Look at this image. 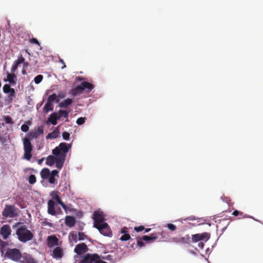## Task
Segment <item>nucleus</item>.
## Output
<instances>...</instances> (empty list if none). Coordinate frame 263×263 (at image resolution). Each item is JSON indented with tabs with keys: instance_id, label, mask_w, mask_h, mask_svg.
Listing matches in <instances>:
<instances>
[{
	"instance_id": "17",
	"label": "nucleus",
	"mask_w": 263,
	"mask_h": 263,
	"mask_svg": "<svg viewBox=\"0 0 263 263\" xmlns=\"http://www.w3.org/2000/svg\"><path fill=\"white\" fill-rule=\"evenodd\" d=\"M159 234V233H153L151 234L149 236L144 235L141 237V239H142L143 241L146 242H154L158 238V235Z\"/></svg>"
},
{
	"instance_id": "25",
	"label": "nucleus",
	"mask_w": 263,
	"mask_h": 263,
	"mask_svg": "<svg viewBox=\"0 0 263 263\" xmlns=\"http://www.w3.org/2000/svg\"><path fill=\"white\" fill-rule=\"evenodd\" d=\"M50 172L48 168H43L40 173L41 176L43 179H47L50 176Z\"/></svg>"
},
{
	"instance_id": "54",
	"label": "nucleus",
	"mask_w": 263,
	"mask_h": 263,
	"mask_svg": "<svg viewBox=\"0 0 263 263\" xmlns=\"http://www.w3.org/2000/svg\"><path fill=\"white\" fill-rule=\"evenodd\" d=\"M68 205V207L67 208V211L69 210V211H71V212L75 211V210L73 208H71V206H72L71 204H69Z\"/></svg>"
},
{
	"instance_id": "7",
	"label": "nucleus",
	"mask_w": 263,
	"mask_h": 263,
	"mask_svg": "<svg viewBox=\"0 0 263 263\" xmlns=\"http://www.w3.org/2000/svg\"><path fill=\"white\" fill-rule=\"evenodd\" d=\"M97 229L100 233L104 236L111 237L112 235L111 230L108 224L105 222L98 226Z\"/></svg>"
},
{
	"instance_id": "28",
	"label": "nucleus",
	"mask_w": 263,
	"mask_h": 263,
	"mask_svg": "<svg viewBox=\"0 0 263 263\" xmlns=\"http://www.w3.org/2000/svg\"><path fill=\"white\" fill-rule=\"evenodd\" d=\"M81 84L83 88V90L87 89L88 91H90L94 88V85L88 82H83L81 83Z\"/></svg>"
},
{
	"instance_id": "60",
	"label": "nucleus",
	"mask_w": 263,
	"mask_h": 263,
	"mask_svg": "<svg viewBox=\"0 0 263 263\" xmlns=\"http://www.w3.org/2000/svg\"><path fill=\"white\" fill-rule=\"evenodd\" d=\"M186 219H190V220H193L194 219H195V218L194 217H189V218H186Z\"/></svg>"
},
{
	"instance_id": "45",
	"label": "nucleus",
	"mask_w": 263,
	"mask_h": 263,
	"mask_svg": "<svg viewBox=\"0 0 263 263\" xmlns=\"http://www.w3.org/2000/svg\"><path fill=\"white\" fill-rule=\"evenodd\" d=\"M145 229V228L144 226H139V227H135V228H134V230L137 232H141L143 230H144Z\"/></svg>"
},
{
	"instance_id": "27",
	"label": "nucleus",
	"mask_w": 263,
	"mask_h": 263,
	"mask_svg": "<svg viewBox=\"0 0 263 263\" xmlns=\"http://www.w3.org/2000/svg\"><path fill=\"white\" fill-rule=\"evenodd\" d=\"M83 91V88L81 84L79 85L76 86L74 88L71 90V93L73 96H76L78 94L81 93Z\"/></svg>"
},
{
	"instance_id": "12",
	"label": "nucleus",
	"mask_w": 263,
	"mask_h": 263,
	"mask_svg": "<svg viewBox=\"0 0 263 263\" xmlns=\"http://www.w3.org/2000/svg\"><path fill=\"white\" fill-rule=\"evenodd\" d=\"M87 245L84 243L77 245L74 248V252L78 255H81L88 251Z\"/></svg>"
},
{
	"instance_id": "21",
	"label": "nucleus",
	"mask_w": 263,
	"mask_h": 263,
	"mask_svg": "<svg viewBox=\"0 0 263 263\" xmlns=\"http://www.w3.org/2000/svg\"><path fill=\"white\" fill-rule=\"evenodd\" d=\"M60 135V132L59 127H57L55 129L53 130L51 133H49L47 136L46 138L47 139H56Z\"/></svg>"
},
{
	"instance_id": "34",
	"label": "nucleus",
	"mask_w": 263,
	"mask_h": 263,
	"mask_svg": "<svg viewBox=\"0 0 263 263\" xmlns=\"http://www.w3.org/2000/svg\"><path fill=\"white\" fill-rule=\"evenodd\" d=\"M55 200L59 204H60L62 206L63 209L65 210V212L67 213L68 205H66L65 204H64V203L61 200L60 197H59Z\"/></svg>"
},
{
	"instance_id": "40",
	"label": "nucleus",
	"mask_w": 263,
	"mask_h": 263,
	"mask_svg": "<svg viewBox=\"0 0 263 263\" xmlns=\"http://www.w3.org/2000/svg\"><path fill=\"white\" fill-rule=\"evenodd\" d=\"M85 117H80L77 120L76 123L78 125H82L85 123Z\"/></svg>"
},
{
	"instance_id": "30",
	"label": "nucleus",
	"mask_w": 263,
	"mask_h": 263,
	"mask_svg": "<svg viewBox=\"0 0 263 263\" xmlns=\"http://www.w3.org/2000/svg\"><path fill=\"white\" fill-rule=\"evenodd\" d=\"M180 243L190 245L191 242V237L189 235L180 238Z\"/></svg>"
},
{
	"instance_id": "37",
	"label": "nucleus",
	"mask_w": 263,
	"mask_h": 263,
	"mask_svg": "<svg viewBox=\"0 0 263 263\" xmlns=\"http://www.w3.org/2000/svg\"><path fill=\"white\" fill-rule=\"evenodd\" d=\"M29 182L31 184H33L36 182V177L34 175H30L29 177Z\"/></svg>"
},
{
	"instance_id": "4",
	"label": "nucleus",
	"mask_w": 263,
	"mask_h": 263,
	"mask_svg": "<svg viewBox=\"0 0 263 263\" xmlns=\"http://www.w3.org/2000/svg\"><path fill=\"white\" fill-rule=\"evenodd\" d=\"M18 210L13 204H6L2 211V216L5 218L16 217L18 216Z\"/></svg>"
},
{
	"instance_id": "48",
	"label": "nucleus",
	"mask_w": 263,
	"mask_h": 263,
	"mask_svg": "<svg viewBox=\"0 0 263 263\" xmlns=\"http://www.w3.org/2000/svg\"><path fill=\"white\" fill-rule=\"evenodd\" d=\"M30 42L31 43H33V44H35L39 46H40V43H39V42L38 41V40L35 39V38H32L31 40H30Z\"/></svg>"
},
{
	"instance_id": "5",
	"label": "nucleus",
	"mask_w": 263,
	"mask_h": 263,
	"mask_svg": "<svg viewBox=\"0 0 263 263\" xmlns=\"http://www.w3.org/2000/svg\"><path fill=\"white\" fill-rule=\"evenodd\" d=\"M22 255L20 250L16 248H8L5 253L6 257L16 262H18L21 260L22 258Z\"/></svg>"
},
{
	"instance_id": "57",
	"label": "nucleus",
	"mask_w": 263,
	"mask_h": 263,
	"mask_svg": "<svg viewBox=\"0 0 263 263\" xmlns=\"http://www.w3.org/2000/svg\"><path fill=\"white\" fill-rule=\"evenodd\" d=\"M0 141L3 143H4L5 142H6V139L5 138L3 137H0Z\"/></svg>"
},
{
	"instance_id": "32",
	"label": "nucleus",
	"mask_w": 263,
	"mask_h": 263,
	"mask_svg": "<svg viewBox=\"0 0 263 263\" xmlns=\"http://www.w3.org/2000/svg\"><path fill=\"white\" fill-rule=\"evenodd\" d=\"M47 101L52 104L54 101L56 103L59 102L60 100L57 98V96L55 93H53L48 97Z\"/></svg>"
},
{
	"instance_id": "35",
	"label": "nucleus",
	"mask_w": 263,
	"mask_h": 263,
	"mask_svg": "<svg viewBox=\"0 0 263 263\" xmlns=\"http://www.w3.org/2000/svg\"><path fill=\"white\" fill-rule=\"evenodd\" d=\"M4 120L7 124H13L14 123L12 118L9 116H4Z\"/></svg>"
},
{
	"instance_id": "29",
	"label": "nucleus",
	"mask_w": 263,
	"mask_h": 263,
	"mask_svg": "<svg viewBox=\"0 0 263 263\" xmlns=\"http://www.w3.org/2000/svg\"><path fill=\"white\" fill-rule=\"evenodd\" d=\"M55 161L56 157L50 155L47 158L46 163L47 165L52 166Z\"/></svg>"
},
{
	"instance_id": "10",
	"label": "nucleus",
	"mask_w": 263,
	"mask_h": 263,
	"mask_svg": "<svg viewBox=\"0 0 263 263\" xmlns=\"http://www.w3.org/2000/svg\"><path fill=\"white\" fill-rule=\"evenodd\" d=\"M99 258L98 254L87 253L83 256L82 259L79 263H94L96 259Z\"/></svg>"
},
{
	"instance_id": "41",
	"label": "nucleus",
	"mask_w": 263,
	"mask_h": 263,
	"mask_svg": "<svg viewBox=\"0 0 263 263\" xmlns=\"http://www.w3.org/2000/svg\"><path fill=\"white\" fill-rule=\"evenodd\" d=\"M62 137L65 140H69L70 134L69 133L65 131L62 133Z\"/></svg>"
},
{
	"instance_id": "50",
	"label": "nucleus",
	"mask_w": 263,
	"mask_h": 263,
	"mask_svg": "<svg viewBox=\"0 0 263 263\" xmlns=\"http://www.w3.org/2000/svg\"><path fill=\"white\" fill-rule=\"evenodd\" d=\"M18 65H17V64L15 62L14 64L12 66L11 71V72H14L17 68Z\"/></svg>"
},
{
	"instance_id": "24",
	"label": "nucleus",
	"mask_w": 263,
	"mask_h": 263,
	"mask_svg": "<svg viewBox=\"0 0 263 263\" xmlns=\"http://www.w3.org/2000/svg\"><path fill=\"white\" fill-rule=\"evenodd\" d=\"M73 102V100L71 99L68 98L60 103H59V106L60 108H66L70 105Z\"/></svg>"
},
{
	"instance_id": "11",
	"label": "nucleus",
	"mask_w": 263,
	"mask_h": 263,
	"mask_svg": "<svg viewBox=\"0 0 263 263\" xmlns=\"http://www.w3.org/2000/svg\"><path fill=\"white\" fill-rule=\"evenodd\" d=\"M11 230L8 224H5L1 229L0 234L4 239H6L11 234Z\"/></svg>"
},
{
	"instance_id": "56",
	"label": "nucleus",
	"mask_w": 263,
	"mask_h": 263,
	"mask_svg": "<svg viewBox=\"0 0 263 263\" xmlns=\"http://www.w3.org/2000/svg\"><path fill=\"white\" fill-rule=\"evenodd\" d=\"M58 97L60 98H63L65 97V94L63 92L59 93L58 95Z\"/></svg>"
},
{
	"instance_id": "22",
	"label": "nucleus",
	"mask_w": 263,
	"mask_h": 263,
	"mask_svg": "<svg viewBox=\"0 0 263 263\" xmlns=\"http://www.w3.org/2000/svg\"><path fill=\"white\" fill-rule=\"evenodd\" d=\"M65 159L66 158L64 157L56 156V161L54 163L56 167L59 169H61L63 166Z\"/></svg>"
},
{
	"instance_id": "52",
	"label": "nucleus",
	"mask_w": 263,
	"mask_h": 263,
	"mask_svg": "<svg viewBox=\"0 0 263 263\" xmlns=\"http://www.w3.org/2000/svg\"><path fill=\"white\" fill-rule=\"evenodd\" d=\"M121 233L122 234H127V228L126 227H124L121 229Z\"/></svg>"
},
{
	"instance_id": "49",
	"label": "nucleus",
	"mask_w": 263,
	"mask_h": 263,
	"mask_svg": "<svg viewBox=\"0 0 263 263\" xmlns=\"http://www.w3.org/2000/svg\"><path fill=\"white\" fill-rule=\"evenodd\" d=\"M180 237H174L171 239V241L173 242L180 243Z\"/></svg>"
},
{
	"instance_id": "43",
	"label": "nucleus",
	"mask_w": 263,
	"mask_h": 263,
	"mask_svg": "<svg viewBox=\"0 0 263 263\" xmlns=\"http://www.w3.org/2000/svg\"><path fill=\"white\" fill-rule=\"evenodd\" d=\"M167 227L168 228V229L170 230H171L172 231H174L176 229V226L173 224H172V223H168L167 224Z\"/></svg>"
},
{
	"instance_id": "53",
	"label": "nucleus",
	"mask_w": 263,
	"mask_h": 263,
	"mask_svg": "<svg viewBox=\"0 0 263 263\" xmlns=\"http://www.w3.org/2000/svg\"><path fill=\"white\" fill-rule=\"evenodd\" d=\"M198 246L200 249H203L204 246V244L203 242H199L198 244Z\"/></svg>"
},
{
	"instance_id": "1",
	"label": "nucleus",
	"mask_w": 263,
	"mask_h": 263,
	"mask_svg": "<svg viewBox=\"0 0 263 263\" xmlns=\"http://www.w3.org/2000/svg\"><path fill=\"white\" fill-rule=\"evenodd\" d=\"M5 82L8 81L9 84H6L3 87V92L8 94V100L12 102L14 98H15V91L14 88H11L10 86H14L16 84V76L14 73H10L7 72V78H4Z\"/></svg>"
},
{
	"instance_id": "9",
	"label": "nucleus",
	"mask_w": 263,
	"mask_h": 263,
	"mask_svg": "<svg viewBox=\"0 0 263 263\" xmlns=\"http://www.w3.org/2000/svg\"><path fill=\"white\" fill-rule=\"evenodd\" d=\"M210 238V234L208 233H203L201 234H196L192 235L191 238V241L193 242H197L201 240H204L206 241Z\"/></svg>"
},
{
	"instance_id": "36",
	"label": "nucleus",
	"mask_w": 263,
	"mask_h": 263,
	"mask_svg": "<svg viewBox=\"0 0 263 263\" xmlns=\"http://www.w3.org/2000/svg\"><path fill=\"white\" fill-rule=\"evenodd\" d=\"M59 193L58 191H54L51 192V193H50V196H51L53 199L55 200L56 199L60 197L59 196Z\"/></svg>"
},
{
	"instance_id": "42",
	"label": "nucleus",
	"mask_w": 263,
	"mask_h": 263,
	"mask_svg": "<svg viewBox=\"0 0 263 263\" xmlns=\"http://www.w3.org/2000/svg\"><path fill=\"white\" fill-rule=\"evenodd\" d=\"M78 236L79 240H83L86 238H87V236L83 232H79L78 234Z\"/></svg>"
},
{
	"instance_id": "39",
	"label": "nucleus",
	"mask_w": 263,
	"mask_h": 263,
	"mask_svg": "<svg viewBox=\"0 0 263 263\" xmlns=\"http://www.w3.org/2000/svg\"><path fill=\"white\" fill-rule=\"evenodd\" d=\"M130 239V236L129 234H123L120 238V240L122 241H127Z\"/></svg>"
},
{
	"instance_id": "38",
	"label": "nucleus",
	"mask_w": 263,
	"mask_h": 263,
	"mask_svg": "<svg viewBox=\"0 0 263 263\" xmlns=\"http://www.w3.org/2000/svg\"><path fill=\"white\" fill-rule=\"evenodd\" d=\"M43 76L41 74L37 75L34 78V82L36 84H39L43 80Z\"/></svg>"
},
{
	"instance_id": "47",
	"label": "nucleus",
	"mask_w": 263,
	"mask_h": 263,
	"mask_svg": "<svg viewBox=\"0 0 263 263\" xmlns=\"http://www.w3.org/2000/svg\"><path fill=\"white\" fill-rule=\"evenodd\" d=\"M141 238H138L137 239V243L140 247H143L144 246V243L143 242V240L141 239Z\"/></svg>"
},
{
	"instance_id": "19",
	"label": "nucleus",
	"mask_w": 263,
	"mask_h": 263,
	"mask_svg": "<svg viewBox=\"0 0 263 263\" xmlns=\"http://www.w3.org/2000/svg\"><path fill=\"white\" fill-rule=\"evenodd\" d=\"M54 204L55 203L53 200H49L48 201V213L53 216L56 214Z\"/></svg>"
},
{
	"instance_id": "51",
	"label": "nucleus",
	"mask_w": 263,
	"mask_h": 263,
	"mask_svg": "<svg viewBox=\"0 0 263 263\" xmlns=\"http://www.w3.org/2000/svg\"><path fill=\"white\" fill-rule=\"evenodd\" d=\"M94 263H107L104 261H103L101 259L100 256L99 255V258L96 259Z\"/></svg>"
},
{
	"instance_id": "20",
	"label": "nucleus",
	"mask_w": 263,
	"mask_h": 263,
	"mask_svg": "<svg viewBox=\"0 0 263 263\" xmlns=\"http://www.w3.org/2000/svg\"><path fill=\"white\" fill-rule=\"evenodd\" d=\"M59 120V117H58L57 112L52 113L48 117L47 121L51 123L52 125L57 124V120Z\"/></svg>"
},
{
	"instance_id": "55",
	"label": "nucleus",
	"mask_w": 263,
	"mask_h": 263,
	"mask_svg": "<svg viewBox=\"0 0 263 263\" xmlns=\"http://www.w3.org/2000/svg\"><path fill=\"white\" fill-rule=\"evenodd\" d=\"M59 62H60V63H61L63 65V67H62V69H63V68H65V67H66L65 63V62H64V61H63V59H60H60H59Z\"/></svg>"
},
{
	"instance_id": "13",
	"label": "nucleus",
	"mask_w": 263,
	"mask_h": 263,
	"mask_svg": "<svg viewBox=\"0 0 263 263\" xmlns=\"http://www.w3.org/2000/svg\"><path fill=\"white\" fill-rule=\"evenodd\" d=\"M20 262L21 263H37L32 256L27 253H24L22 255V258Z\"/></svg>"
},
{
	"instance_id": "15",
	"label": "nucleus",
	"mask_w": 263,
	"mask_h": 263,
	"mask_svg": "<svg viewBox=\"0 0 263 263\" xmlns=\"http://www.w3.org/2000/svg\"><path fill=\"white\" fill-rule=\"evenodd\" d=\"M63 250L60 247H55L53 250L52 256L55 258H61L63 256Z\"/></svg>"
},
{
	"instance_id": "2",
	"label": "nucleus",
	"mask_w": 263,
	"mask_h": 263,
	"mask_svg": "<svg viewBox=\"0 0 263 263\" xmlns=\"http://www.w3.org/2000/svg\"><path fill=\"white\" fill-rule=\"evenodd\" d=\"M16 234L18 239L23 243L31 240L34 237L33 234L27 229L26 225L21 226L16 230Z\"/></svg>"
},
{
	"instance_id": "31",
	"label": "nucleus",
	"mask_w": 263,
	"mask_h": 263,
	"mask_svg": "<svg viewBox=\"0 0 263 263\" xmlns=\"http://www.w3.org/2000/svg\"><path fill=\"white\" fill-rule=\"evenodd\" d=\"M53 109V104L47 101L43 108L44 112L48 113L49 111H52Z\"/></svg>"
},
{
	"instance_id": "58",
	"label": "nucleus",
	"mask_w": 263,
	"mask_h": 263,
	"mask_svg": "<svg viewBox=\"0 0 263 263\" xmlns=\"http://www.w3.org/2000/svg\"><path fill=\"white\" fill-rule=\"evenodd\" d=\"M44 158H42L41 159H39L38 160V162H37L38 164L39 165H41L43 161H44Z\"/></svg>"
},
{
	"instance_id": "44",
	"label": "nucleus",
	"mask_w": 263,
	"mask_h": 263,
	"mask_svg": "<svg viewBox=\"0 0 263 263\" xmlns=\"http://www.w3.org/2000/svg\"><path fill=\"white\" fill-rule=\"evenodd\" d=\"M25 59L23 57L22 55H21L15 62L17 64V65H19L21 63H23Z\"/></svg>"
},
{
	"instance_id": "8",
	"label": "nucleus",
	"mask_w": 263,
	"mask_h": 263,
	"mask_svg": "<svg viewBox=\"0 0 263 263\" xmlns=\"http://www.w3.org/2000/svg\"><path fill=\"white\" fill-rule=\"evenodd\" d=\"M93 219L94 220L93 227L98 228V226L104 223V217L103 213L99 211H95L93 214Z\"/></svg>"
},
{
	"instance_id": "6",
	"label": "nucleus",
	"mask_w": 263,
	"mask_h": 263,
	"mask_svg": "<svg viewBox=\"0 0 263 263\" xmlns=\"http://www.w3.org/2000/svg\"><path fill=\"white\" fill-rule=\"evenodd\" d=\"M24 146V158L28 161H30L32 157L31 152L33 150L32 145L30 140L28 138H25L23 139Z\"/></svg>"
},
{
	"instance_id": "46",
	"label": "nucleus",
	"mask_w": 263,
	"mask_h": 263,
	"mask_svg": "<svg viewBox=\"0 0 263 263\" xmlns=\"http://www.w3.org/2000/svg\"><path fill=\"white\" fill-rule=\"evenodd\" d=\"M21 130L24 132H27L29 130V126L27 124H24L21 126Z\"/></svg>"
},
{
	"instance_id": "62",
	"label": "nucleus",
	"mask_w": 263,
	"mask_h": 263,
	"mask_svg": "<svg viewBox=\"0 0 263 263\" xmlns=\"http://www.w3.org/2000/svg\"><path fill=\"white\" fill-rule=\"evenodd\" d=\"M79 79L80 80H82L83 79V78H80V77H79Z\"/></svg>"
},
{
	"instance_id": "63",
	"label": "nucleus",
	"mask_w": 263,
	"mask_h": 263,
	"mask_svg": "<svg viewBox=\"0 0 263 263\" xmlns=\"http://www.w3.org/2000/svg\"><path fill=\"white\" fill-rule=\"evenodd\" d=\"M1 98V95L0 94V98Z\"/></svg>"
},
{
	"instance_id": "59",
	"label": "nucleus",
	"mask_w": 263,
	"mask_h": 263,
	"mask_svg": "<svg viewBox=\"0 0 263 263\" xmlns=\"http://www.w3.org/2000/svg\"><path fill=\"white\" fill-rule=\"evenodd\" d=\"M72 237L74 241H77V236L76 235H72Z\"/></svg>"
},
{
	"instance_id": "16",
	"label": "nucleus",
	"mask_w": 263,
	"mask_h": 263,
	"mask_svg": "<svg viewBox=\"0 0 263 263\" xmlns=\"http://www.w3.org/2000/svg\"><path fill=\"white\" fill-rule=\"evenodd\" d=\"M76 223V220L75 218L73 216H66L65 219V224L69 227L72 228L73 227Z\"/></svg>"
},
{
	"instance_id": "33",
	"label": "nucleus",
	"mask_w": 263,
	"mask_h": 263,
	"mask_svg": "<svg viewBox=\"0 0 263 263\" xmlns=\"http://www.w3.org/2000/svg\"><path fill=\"white\" fill-rule=\"evenodd\" d=\"M58 117H59V120L62 117H64L67 118L68 116V114L69 113V111H66L64 110H60L58 112Z\"/></svg>"
},
{
	"instance_id": "14",
	"label": "nucleus",
	"mask_w": 263,
	"mask_h": 263,
	"mask_svg": "<svg viewBox=\"0 0 263 263\" xmlns=\"http://www.w3.org/2000/svg\"><path fill=\"white\" fill-rule=\"evenodd\" d=\"M44 133V127L43 125L39 126L36 131L29 133V136L31 138H37L40 135Z\"/></svg>"
},
{
	"instance_id": "23",
	"label": "nucleus",
	"mask_w": 263,
	"mask_h": 263,
	"mask_svg": "<svg viewBox=\"0 0 263 263\" xmlns=\"http://www.w3.org/2000/svg\"><path fill=\"white\" fill-rule=\"evenodd\" d=\"M59 173V172L56 170L52 171L50 173V176L48 179V181L51 184H53L55 182V177L58 176Z\"/></svg>"
},
{
	"instance_id": "3",
	"label": "nucleus",
	"mask_w": 263,
	"mask_h": 263,
	"mask_svg": "<svg viewBox=\"0 0 263 263\" xmlns=\"http://www.w3.org/2000/svg\"><path fill=\"white\" fill-rule=\"evenodd\" d=\"M71 144L62 142L52 151V153L55 156L66 158L67 153L71 148Z\"/></svg>"
},
{
	"instance_id": "26",
	"label": "nucleus",
	"mask_w": 263,
	"mask_h": 263,
	"mask_svg": "<svg viewBox=\"0 0 263 263\" xmlns=\"http://www.w3.org/2000/svg\"><path fill=\"white\" fill-rule=\"evenodd\" d=\"M232 215L234 216H239V218H252L251 216L244 214L242 212L238 210H234Z\"/></svg>"
},
{
	"instance_id": "61",
	"label": "nucleus",
	"mask_w": 263,
	"mask_h": 263,
	"mask_svg": "<svg viewBox=\"0 0 263 263\" xmlns=\"http://www.w3.org/2000/svg\"><path fill=\"white\" fill-rule=\"evenodd\" d=\"M151 229L150 228H147V229H145V232L147 233L148 232H149L151 231Z\"/></svg>"
},
{
	"instance_id": "18",
	"label": "nucleus",
	"mask_w": 263,
	"mask_h": 263,
	"mask_svg": "<svg viewBox=\"0 0 263 263\" xmlns=\"http://www.w3.org/2000/svg\"><path fill=\"white\" fill-rule=\"evenodd\" d=\"M58 244V239L54 235L50 236L47 238V245L49 247H52L57 246Z\"/></svg>"
}]
</instances>
